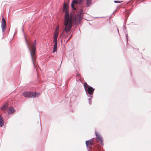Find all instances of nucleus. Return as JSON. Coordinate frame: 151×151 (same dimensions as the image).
<instances>
[{"mask_svg": "<svg viewBox=\"0 0 151 151\" xmlns=\"http://www.w3.org/2000/svg\"><path fill=\"white\" fill-rule=\"evenodd\" d=\"M68 6L65 3L63 4V10H65V19L64 25L65 27L63 30L66 33H68L70 32V29L73 24L76 22V16L70 14L69 15L67 10Z\"/></svg>", "mask_w": 151, "mask_h": 151, "instance_id": "f257e3e1", "label": "nucleus"}, {"mask_svg": "<svg viewBox=\"0 0 151 151\" xmlns=\"http://www.w3.org/2000/svg\"><path fill=\"white\" fill-rule=\"evenodd\" d=\"M25 41L26 42L27 45V46L28 47V48L30 52V54L31 55V57L32 58V60L33 63L34 65V66H35V65L34 63V60L35 59V51L36 50V43L35 42H33L32 46V51L30 48L29 47V46L28 43L27 42V39H25Z\"/></svg>", "mask_w": 151, "mask_h": 151, "instance_id": "f03ea898", "label": "nucleus"}, {"mask_svg": "<svg viewBox=\"0 0 151 151\" xmlns=\"http://www.w3.org/2000/svg\"><path fill=\"white\" fill-rule=\"evenodd\" d=\"M23 95L25 97L34 98L38 96L40 93L37 92H34L31 91H27L24 92L22 93Z\"/></svg>", "mask_w": 151, "mask_h": 151, "instance_id": "7ed1b4c3", "label": "nucleus"}, {"mask_svg": "<svg viewBox=\"0 0 151 151\" xmlns=\"http://www.w3.org/2000/svg\"><path fill=\"white\" fill-rule=\"evenodd\" d=\"M85 90L87 95L91 98H93L92 96L94 91V89L91 86H88Z\"/></svg>", "mask_w": 151, "mask_h": 151, "instance_id": "20e7f679", "label": "nucleus"}, {"mask_svg": "<svg viewBox=\"0 0 151 151\" xmlns=\"http://www.w3.org/2000/svg\"><path fill=\"white\" fill-rule=\"evenodd\" d=\"M84 0H73L72 1L71 5L72 8L74 10H76V8L74 7V4H80Z\"/></svg>", "mask_w": 151, "mask_h": 151, "instance_id": "39448f33", "label": "nucleus"}, {"mask_svg": "<svg viewBox=\"0 0 151 151\" xmlns=\"http://www.w3.org/2000/svg\"><path fill=\"white\" fill-rule=\"evenodd\" d=\"M1 27L2 30V32H4L6 29V24L5 20L4 17L2 18V21L1 24Z\"/></svg>", "mask_w": 151, "mask_h": 151, "instance_id": "423d86ee", "label": "nucleus"}, {"mask_svg": "<svg viewBox=\"0 0 151 151\" xmlns=\"http://www.w3.org/2000/svg\"><path fill=\"white\" fill-rule=\"evenodd\" d=\"M95 134L96 137L98 139L100 142V143L102 145H103V138L102 136L99 134L97 132H95Z\"/></svg>", "mask_w": 151, "mask_h": 151, "instance_id": "0eeeda50", "label": "nucleus"}, {"mask_svg": "<svg viewBox=\"0 0 151 151\" xmlns=\"http://www.w3.org/2000/svg\"><path fill=\"white\" fill-rule=\"evenodd\" d=\"M53 42H55V44L53 46V52L54 53L57 51V38L53 37Z\"/></svg>", "mask_w": 151, "mask_h": 151, "instance_id": "6e6552de", "label": "nucleus"}, {"mask_svg": "<svg viewBox=\"0 0 151 151\" xmlns=\"http://www.w3.org/2000/svg\"><path fill=\"white\" fill-rule=\"evenodd\" d=\"M93 140V138H91L90 139L86 141V144L87 147H88L89 145H92Z\"/></svg>", "mask_w": 151, "mask_h": 151, "instance_id": "1a4fd4ad", "label": "nucleus"}, {"mask_svg": "<svg viewBox=\"0 0 151 151\" xmlns=\"http://www.w3.org/2000/svg\"><path fill=\"white\" fill-rule=\"evenodd\" d=\"M14 111L15 110L14 108L12 107H10L8 110V112L9 114H10L14 113Z\"/></svg>", "mask_w": 151, "mask_h": 151, "instance_id": "9d476101", "label": "nucleus"}, {"mask_svg": "<svg viewBox=\"0 0 151 151\" xmlns=\"http://www.w3.org/2000/svg\"><path fill=\"white\" fill-rule=\"evenodd\" d=\"M4 122L3 121V118L0 115V127H2L4 125Z\"/></svg>", "mask_w": 151, "mask_h": 151, "instance_id": "9b49d317", "label": "nucleus"}, {"mask_svg": "<svg viewBox=\"0 0 151 151\" xmlns=\"http://www.w3.org/2000/svg\"><path fill=\"white\" fill-rule=\"evenodd\" d=\"M8 105L7 103L5 104L4 105L1 107V109L3 111L6 110L7 108Z\"/></svg>", "mask_w": 151, "mask_h": 151, "instance_id": "f8f14e48", "label": "nucleus"}, {"mask_svg": "<svg viewBox=\"0 0 151 151\" xmlns=\"http://www.w3.org/2000/svg\"><path fill=\"white\" fill-rule=\"evenodd\" d=\"M86 6L87 7H88L91 4V0H86Z\"/></svg>", "mask_w": 151, "mask_h": 151, "instance_id": "ddd939ff", "label": "nucleus"}, {"mask_svg": "<svg viewBox=\"0 0 151 151\" xmlns=\"http://www.w3.org/2000/svg\"><path fill=\"white\" fill-rule=\"evenodd\" d=\"M79 12V13H80V18H83V16L82 15V14H83V9H81L80 10Z\"/></svg>", "mask_w": 151, "mask_h": 151, "instance_id": "4468645a", "label": "nucleus"}, {"mask_svg": "<svg viewBox=\"0 0 151 151\" xmlns=\"http://www.w3.org/2000/svg\"><path fill=\"white\" fill-rule=\"evenodd\" d=\"M59 32H55L54 35V37L58 38V36Z\"/></svg>", "mask_w": 151, "mask_h": 151, "instance_id": "2eb2a0df", "label": "nucleus"}, {"mask_svg": "<svg viewBox=\"0 0 151 151\" xmlns=\"http://www.w3.org/2000/svg\"><path fill=\"white\" fill-rule=\"evenodd\" d=\"M59 29V26L58 25L56 27L55 32H58Z\"/></svg>", "mask_w": 151, "mask_h": 151, "instance_id": "dca6fc26", "label": "nucleus"}, {"mask_svg": "<svg viewBox=\"0 0 151 151\" xmlns=\"http://www.w3.org/2000/svg\"><path fill=\"white\" fill-rule=\"evenodd\" d=\"M88 86H89L88 84L86 83H85L84 84V87L85 90L87 88Z\"/></svg>", "mask_w": 151, "mask_h": 151, "instance_id": "f3484780", "label": "nucleus"}, {"mask_svg": "<svg viewBox=\"0 0 151 151\" xmlns=\"http://www.w3.org/2000/svg\"><path fill=\"white\" fill-rule=\"evenodd\" d=\"M92 99V98H91L90 97L88 99L89 103L90 104H91L92 103L91 101V99Z\"/></svg>", "mask_w": 151, "mask_h": 151, "instance_id": "a211bd4d", "label": "nucleus"}, {"mask_svg": "<svg viewBox=\"0 0 151 151\" xmlns=\"http://www.w3.org/2000/svg\"><path fill=\"white\" fill-rule=\"evenodd\" d=\"M122 2V1H114V2L116 3H120Z\"/></svg>", "mask_w": 151, "mask_h": 151, "instance_id": "6ab92c4d", "label": "nucleus"}, {"mask_svg": "<svg viewBox=\"0 0 151 151\" xmlns=\"http://www.w3.org/2000/svg\"><path fill=\"white\" fill-rule=\"evenodd\" d=\"M71 36L69 37V39H68V40H67V41H68V40H69L70 39V38H71Z\"/></svg>", "mask_w": 151, "mask_h": 151, "instance_id": "aec40b11", "label": "nucleus"}, {"mask_svg": "<svg viewBox=\"0 0 151 151\" xmlns=\"http://www.w3.org/2000/svg\"><path fill=\"white\" fill-rule=\"evenodd\" d=\"M33 42H35V43H36V40H35Z\"/></svg>", "mask_w": 151, "mask_h": 151, "instance_id": "412c9836", "label": "nucleus"}, {"mask_svg": "<svg viewBox=\"0 0 151 151\" xmlns=\"http://www.w3.org/2000/svg\"><path fill=\"white\" fill-rule=\"evenodd\" d=\"M126 35V37L127 39V35Z\"/></svg>", "mask_w": 151, "mask_h": 151, "instance_id": "4be33fe9", "label": "nucleus"}, {"mask_svg": "<svg viewBox=\"0 0 151 151\" xmlns=\"http://www.w3.org/2000/svg\"><path fill=\"white\" fill-rule=\"evenodd\" d=\"M61 35H60V36H59V37H61Z\"/></svg>", "mask_w": 151, "mask_h": 151, "instance_id": "5701e85b", "label": "nucleus"}]
</instances>
